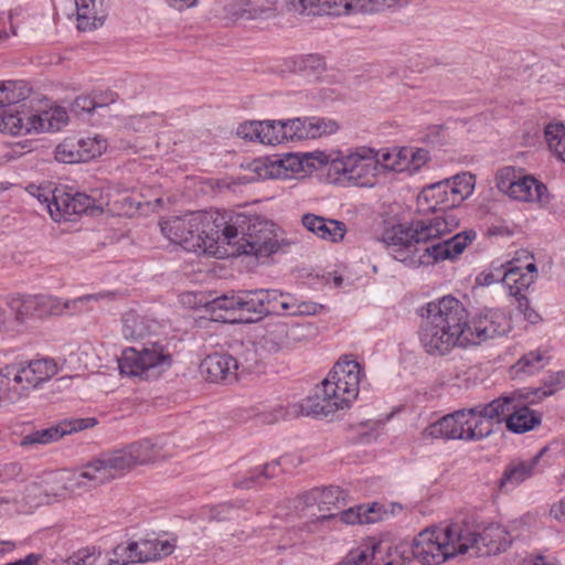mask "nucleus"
I'll return each mask as SVG.
<instances>
[{"label": "nucleus", "mask_w": 565, "mask_h": 565, "mask_svg": "<svg viewBox=\"0 0 565 565\" xmlns=\"http://www.w3.org/2000/svg\"><path fill=\"white\" fill-rule=\"evenodd\" d=\"M302 225L318 237L337 243L343 239L347 226L343 222L307 213L302 216Z\"/></svg>", "instance_id": "a878e982"}, {"label": "nucleus", "mask_w": 565, "mask_h": 565, "mask_svg": "<svg viewBox=\"0 0 565 565\" xmlns=\"http://www.w3.org/2000/svg\"><path fill=\"white\" fill-rule=\"evenodd\" d=\"M544 134L550 150L565 163V126L552 122L545 127Z\"/></svg>", "instance_id": "58836bf2"}, {"label": "nucleus", "mask_w": 565, "mask_h": 565, "mask_svg": "<svg viewBox=\"0 0 565 565\" xmlns=\"http://www.w3.org/2000/svg\"><path fill=\"white\" fill-rule=\"evenodd\" d=\"M49 213L55 222L71 221V217L76 215L72 194L60 189L53 190Z\"/></svg>", "instance_id": "f704fd0d"}, {"label": "nucleus", "mask_w": 565, "mask_h": 565, "mask_svg": "<svg viewBox=\"0 0 565 565\" xmlns=\"http://www.w3.org/2000/svg\"><path fill=\"white\" fill-rule=\"evenodd\" d=\"M266 298L265 301L268 300V305L266 306V309H268V315L270 313H277L279 315V305L285 297L286 294L280 292L276 289H265Z\"/></svg>", "instance_id": "680f3d73"}, {"label": "nucleus", "mask_w": 565, "mask_h": 565, "mask_svg": "<svg viewBox=\"0 0 565 565\" xmlns=\"http://www.w3.org/2000/svg\"><path fill=\"white\" fill-rule=\"evenodd\" d=\"M514 172L511 169L501 171L498 175L497 186L510 198L521 202H547L548 193L544 183L532 175L511 179Z\"/></svg>", "instance_id": "a211bd4d"}, {"label": "nucleus", "mask_w": 565, "mask_h": 565, "mask_svg": "<svg viewBox=\"0 0 565 565\" xmlns=\"http://www.w3.org/2000/svg\"><path fill=\"white\" fill-rule=\"evenodd\" d=\"M132 563H146L157 561L172 554L174 545L168 540L146 539L130 542Z\"/></svg>", "instance_id": "bb28decb"}, {"label": "nucleus", "mask_w": 565, "mask_h": 565, "mask_svg": "<svg viewBox=\"0 0 565 565\" xmlns=\"http://www.w3.org/2000/svg\"><path fill=\"white\" fill-rule=\"evenodd\" d=\"M200 373L210 382H233L237 379V364L231 354L215 352L202 360Z\"/></svg>", "instance_id": "5701e85b"}, {"label": "nucleus", "mask_w": 565, "mask_h": 565, "mask_svg": "<svg viewBox=\"0 0 565 565\" xmlns=\"http://www.w3.org/2000/svg\"><path fill=\"white\" fill-rule=\"evenodd\" d=\"M548 359L550 358L542 350H534L521 356L512 366V370L516 375H532L539 372L544 366V362H547Z\"/></svg>", "instance_id": "4c0bfd02"}, {"label": "nucleus", "mask_w": 565, "mask_h": 565, "mask_svg": "<svg viewBox=\"0 0 565 565\" xmlns=\"http://www.w3.org/2000/svg\"><path fill=\"white\" fill-rule=\"evenodd\" d=\"M537 402L529 391H515L483 404V418L493 425V422L501 423L505 417L510 431L523 434L541 425V414L530 408Z\"/></svg>", "instance_id": "1a4fd4ad"}, {"label": "nucleus", "mask_w": 565, "mask_h": 565, "mask_svg": "<svg viewBox=\"0 0 565 565\" xmlns=\"http://www.w3.org/2000/svg\"><path fill=\"white\" fill-rule=\"evenodd\" d=\"M225 213L189 212L159 223L161 233L173 244L195 254L216 255L222 238Z\"/></svg>", "instance_id": "20e7f679"}, {"label": "nucleus", "mask_w": 565, "mask_h": 565, "mask_svg": "<svg viewBox=\"0 0 565 565\" xmlns=\"http://www.w3.org/2000/svg\"><path fill=\"white\" fill-rule=\"evenodd\" d=\"M412 559L414 557L409 542L403 541L395 546L379 542L351 551L339 565H403Z\"/></svg>", "instance_id": "f8f14e48"}, {"label": "nucleus", "mask_w": 565, "mask_h": 565, "mask_svg": "<svg viewBox=\"0 0 565 565\" xmlns=\"http://www.w3.org/2000/svg\"><path fill=\"white\" fill-rule=\"evenodd\" d=\"M420 311L419 341L426 353L435 356H444L455 348L480 344L511 329L503 310L484 309L470 320L463 303L452 296L428 302Z\"/></svg>", "instance_id": "f03ea898"}, {"label": "nucleus", "mask_w": 565, "mask_h": 565, "mask_svg": "<svg viewBox=\"0 0 565 565\" xmlns=\"http://www.w3.org/2000/svg\"><path fill=\"white\" fill-rule=\"evenodd\" d=\"M79 31H92L104 23L105 14L98 10L96 0H74ZM103 0H99L102 7Z\"/></svg>", "instance_id": "473e14b6"}, {"label": "nucleus", "mask_w": 565, "mask_h": 565, "mask_svg": "<svg viewBox=\"0 0 565 565\" xmlns=\"http://www.w3.org/2000/svg\"><path fill=\"white\" fill-rule=\"evenodd\" d=\"M22 468L18 462H10L0 466V484L8 483L21 476Z\"/></svg>", "instance_id": "052dcab7"}, {"label": "nucleus", "mask_w": 565, "mask_h": 565, "mask_svg": "<svg viewBox=\"0 0 565 565\" xmlns=\"http://www.w3.org/2000/svg\"><path fill=\"white\" fill-rule=\"evenodd\" d=\"M449 189L445 180L424 188L418 195V206L436 214L409 224H398L384 232L383 242L396 260L409 267H419L455 259L477 237L475 231H463L438 241L459 226V218L451 211L457 204Z\"/></svg>", "instance_id": "f257e3e1"}, {"label": "nucleus", "mask_w": 565, "mask_h": 565, "mask_svg": "<svg viewBox=\"0 0 565 565\" xmlns=\"http://www.w3.org/2000/svg\"><path fill=\"white\" fill-rule=\"evenodd\" d=\"M351 14V0H320L319 15Z\"/></svg>", "instance_id": "de8ad7c7"}, {"label": "nucleus", "mask_w": 565, "mask_h": 565, "mask_svg": "<svg viewBox=\"0 0 565 565\" xmlns=\"http://www.w3.org/2000/svg\"><path fill=\"white\" fill-rule=\"evenodd\" d=\"M106 102L92 98L90 96H79L73 103V111L76 114H89L96 108L106 106Z\"/></svg>", "instance_id": "6e6d98bb"}, {"label": "nucleus", "mask_w": 565, "mask_h": 565, "mask_svg": "<svg viewBox=\"0 0 565 565\" xmlns=\"http://www.w3.org/2000/svg\"><path fill=\"white\" fill-rule=\"evenodd\" d=\"M280 462L279 460L271 461L269 463L264 465L263 467H257L250 470L246 478L235 482V486L238 488L249 489L258 483H260L262 479L267 480L277 476V470Z\"/></svg>", "instance_id": "a19ab883"}, {"label": "nucleus", "mask_w": 565, "mask_h": 565, "mask_svg": "<svg viewBox=\"0 0 565 565\" xmlns=\"http://www.w3.org/2000/svg\"><path fill=\"white\" fill-rule=\"evenodd\" d=\"M328 162L327 151L316 150L311 152L287 153L270 162L269 175L271 178H292L294 173H310Z\"/></svg>", "instance_id": "6ab92c4d"}, {"label": "nucleus", "mask_w": 565, "mask_h": 565, "mask_svg": "<svg viewBox=\"0 0 565 565\" xmlns=\"http://www.w3.org/2000/svg\"><path fill=\"white\" fill-rule=\"evenodd\" d=\"M300 68L308 74H320L326 70L324 60L317 54H309L301 58Z\"/></svg>", "instance_id": "4d7b16f0"}, {"label": "nucleus", "mask_w": 565, "mask_h": 565, "mask_svg": "<svg viewBox=\"0 0 565 565\" xmlns=\"http://www.w3.org/2000/svg\"><path fill=\"white\" fill-rule=\"evenodd\" d=\"M376 159L379 160V171L381 169L391 171H404L409 169L408 163V151L407 149L394 150L392 152H379L376 151Z\"/></svg>", "instance_id": "ea45409f"}, {"label": "nucleus", "mask_w": 565, "mask_h": 565, "mask_svg": "<svg viewBox=\"0 0 565 565\" xmlns=\"http://www.w3.org/2000/svg\"><path fill=\"white\" fill-rule=\"evenodd\" d=\"M238 292L232 295H223L209 302L210 310L216 312L217 310L224 311H239Z\"/></svg>", "instance_id": "5fc2aeb1"}, {"label": "nucleus", "mask_w": 565, "mask_h": 565, "mask_svg": "<svg viewBox=\"0 0 565 565\" xmlns=\"http://www.w3.org/2000/svg\"><path fill=\"white\" fill-rule=\"evenodd\" d=\"M491 434L492 424L483 418V404H479L445 415L427 426L422 436L424 439L476 441Z\"/></svg>", "instance_id": "6e6552de"}, {"label": "nucleus", "mask_w": 565, "mask_h": 565, "mask_svg": "<svg viewBox=\"0 0 565 565\" xmlns=\"http://www.w3.org/2000/svg\"><path fill=\"white\" fill-rule=\"evenodd\" d=\"M130 553V542L126 544H118L113 551V557L110 558L109 565H128L132 563Z\"/></svg>", "instance_id": "bf43d9fd"}, {"label": "nucleus", "mask_w": 565, "mask_h": 565, "mask_svg": "<svg viewBox=\"0 0 565 565\" xmlns=\"http://www.w3.org/2000/svg\"><path fill=\"white\" fill-rule=\"evenodd\" d=\"M237 364V377L249 374L257 370L258 358L255 349H247L239 356L235 358Z\"/></svg>", "instance_id": "8fccbe9b"}, {"label": "nucleus", "mask_w": 565, "mask_h": 565, "mask_svg": "<svg viewBox=\"0 0 565 565\" xmlns=\"http://www.w3.org/2000/svg\"><path fill=\"white\" fill-rule=\"evenodd\" d=\"M457 523L463 526L465 536L470 541L467 552L471 550L477 556L499 554L507 551L511 544L508 532L498 524H491L482 532H477L465 521H457Z\"/></svg>", "instance_id": "f3484780"}, {"label": "nucleus", "mask_w": 565, "mask_h": 565, "mask_svg": "<svg viewBox=\"0 0 565 565\" xmlns=\"http://www.w3.org/2000/svg\"><path fill=\"white\" fill-rule=\"evenodd\" d=\"M317 334L311 323H288L277 321L269 323L263 335L264 347L273 352L295 349L308 343Z\"/></svg>", "instance_id": "4468645a"}, {"label": "nucleus", "mask_w": 565, "mask_h": 565, "mask_svg": "<svg viewBox=\"0 0 565 565\" xmlns=\"http://www.w3.org/2000/svg\"><path fill=\"white\" fill-rule=\"evenodd\" d=\"M307 127L311 139L331 135L339 129V125L334 120L321 117L307 118Z\"/></svg>", "instance_id": "a18cd8bd"}, {"label": "nucleus", "mask_w": 565, "mask_h": 565, "mask_svg": "<svg viewBox=\"0 0 565 565\" xmlns=\"http://www.w3.org/2000/svg\"><path fill=\"white\" fill-rule=\"evenodd\" d=\"M73 199V209H75V214L81 215L84 213L95 214V212L100 213L102 209L95 205V200L85 193H74L72 194Z\"/></svg>", "instance_id": "3c124183"}, {"label": "nucleus", "mask_w": 565, "mask_h": 565, "mask_svg": "<svg viewBox=\"0 0 565 565\" xmlns=\"http://www.w3.org/2000/svg\"><path fill=\"white\" fill-rule=\"evenodd\" d=\"M320 0H287L286 7L289 12L301 15H319Z\"/></svg>", "instance_id": "864d4df0"}, {"label": "nucleus", "mask_w": 565, "mask_h": 565, "mask_svg": "<svg viewBox=\"0 0 565 565\" xmlns=\"http://www.w3.org/2000/svg\"><path fill=\"white\" fill-rule=\"evenodd\" d=\"M260 143L264 145H278L284 142V136L280 131L281 120H264L260 121Z\"/></svg>", "instance_id": "49530a36"}, {"label": "nucleus", "mask_w": 565, "mask_h": 565, "mask_svg": "<svg viewBox=\"0 0 565 565\" xmlns=\"http://www.w3.org/2000/svg\"><path fill=\"white\" fill-rule=\"evenodd\" d=\"M545 451L546 448L541 449L530 461L511 462L504 469L502 478L499 480V490L501 492H508L530 478L534 472V467Z\"/></svg>", "instance_id": "cd10ccee"}, {"label": "nucleus", "mask_w": 565, "mask_h": 565, "mask_svg": "<svg viewBox=\"0 0 565 565\" xmlns=\"http://www.w3.org/2000/svg\"><path fill=\"white\" fill-rule=\"evenodd\" d=\"M329 174H334L335 182H353L359 185H367L370 177L379 174V160L376 150L369 147H356L341 150L327 151Z\"/></svg>", "instance_id": "9d476101"}, {"label": "nucleus", "mask_w": 565, "mask_h": 565, "mask_svg": "<svg viewBox=\"0 0 565 565\" xmlns=\"http://www.w3.org/2000/svg\"><path fill=\"white\" fill-rule=\"evenodd\" d=\"M159 328L157 320L139 315L134 310L122 317V334L126 339H139L154 333Z\"/></svg>", "instance_id": "2f4dec72"}, {"label": "nucleus", "mask_w": 565, "mask_h": 565, "mask_svg": "<svg viewBox=\"0 0 565 565\" xmlns=\"http://www.w3.org/2000/svg\"><path fill=\"white\" fill-rule=\"evenodd\" d=\"M33 131H57L68 122V115L64 107L54 106L39 114L31 115Z\"/></svg>", "instance_id": "72a5a7b5"}, {"label": "nucleus", "mask_w": 565, "mask_h": 565, "mask_svg": "<svg viewBox=\"0 0 565 565\" xmlns=\"http://www.w3.org/2000/svg\"><path fill=\"white\" fill-rule=\"evenodd\" d=\"M448 181L451 199L456 201L457 206L469 198L475 189V177L471 173L456 174Z\"/></svg>", "instance_id": "e433bc0d"}, {"label": "nucleus", "mask_w": 565, "mask_h": 565, "mask_svg": "<svg viewBox=\"0 0 565 565\" xmlns=\"http://www.w3.org/2000/svg\"><path fill=\"white\" fill-rule=\"evenodd\" d=\"M457 522L443 523L422 531L412 542V554L423 565H439L458 554L467 553L469 539Z\"/></svg>", "instance_id": "0eeeda50"}, {"label": "nucleus", "mask_w": 565, "mask_h": 565, "mask_svg": "<svg viewBox=\"0 0 565 565\" xmlns=\"http://www.w3.org/2000/svg\"><path fill=\"white\" fill-rule=\"evenodd\" d=\"M221 244L234 245L238 253L260 259L280 250L284 239H279L276 225L263 216L225 213Z\"/></svg>", "instance_id": "423d86ee"}, {"label": "nucleus", "mask_w": 565, "mask_h": 565, "mask_svg": "<svg viewBox=\"0 0 565 565\" xmlns=\"http://www.w3.org/2000/svg\"><path fill=\"white\" fill-rule=\"evenodd\" d=\"M280 131L284 136V142L310 139L307 118H294L288 120H281Z\"/></svg>", "instance_id": "37998d69"}, {"label": "nucleus", "mask_w": 565, "mask_h": 565, "mask_svg": "<svg viewBox=\"0 0 565 565\" xmlns=\"http://www.w3.org/2000/svg\"><path fill=\"white\" fill-rule=\"evenodd\" d=\"M31 115L19 108L8 107L0 110V132L10 136L26 135L33 131Z\"/></svg>", "instance_id": "c85d7f7f"}, {"label": "nucleus", "mask_w": 565, "mask_h": 565, "mask_svg": "<svg viewBox=\"0 0 565 565\" xmlns=\"http://www.w3.org/2000/svg\"><path fill=\"white\" fill-rule=\"evenodd\" d=\"M363 373L354 360H341L335 363L328 377L308 397L302 406L307 415L328 416L339 409L349 408L358 398Z\"/></svg>", "instance_id": "39448f33"}, {"label": "nucleus", "mask_w": 565, "mask_h": 565, "mask_svg": "<svg viewBox=\"0 0 565 565\" xmlns=\"http://www.w3.org/2000/svg\"><path fill=\"white\" fill-rule=\"evenodd\" d=\"M565 387V371H558L550 374L542 387L529 391L530 394L534 395L539 401L544 397L553 395L555 392Z\"/></svg>", "instance_id": "c03bdc74"}, {"label": "nucleus", "mask_w": 565, "mask_h": 565, "mask_svg": "<svg viewBox=\"0 0 565 565\" xmlns=\"http://www.w3.org/2000/svg\"><path fill=\"white\" fill-rule=\"evenodd\" d=\"M160 448L150 439L131 443L125 448L103 455L86 463L64 483L63 490L75 491L82 487H97L111 481L139 465H147L159 457Z\"/></svg>", "instance_id": "7ed1b4c3"}, {"label": "nucleus", "mask_w": 565, "mask_h": 565, "mask_svg": "<svg viewBox=\"0 0 565 565\" xmlns=\"http://www.w3.org/2000/svg\"><path fill=\"white\" fill-rule=\"evenodd\" d=\"M97 424L96 418H67L54 426L34 430L22 437L20 446L24 448H35L39 445H49L57 441L63 436L92 428Z\"/></svg>", "instance_id": "aec40b11"}, {"label": "nucleus", "mask_w": 565, "mask_h": 565, "mask_svg": "<svg viewBox=\"0 0 565 565\" xmlns=\"http://www.w3.org/2000/svg\"><path fill=\"white\" fill-rule=\"evenodd\" d=\"M277 0H234L223 7V17L231 22L264 20L276 17Z\"/></svg>", "instance_id": "412c9836"}, {"label": "nucleus", "mask_w": 565, "mask_h": 565, "mask_svg": "<svg viewBox=\"0 0 565 565\" xmlns=\"http://www.w3.org/2000/svg\"><path fill=\"white\" fill-rule=\"evenodd\" d=\"M21 398V392L11 386L4 366L0 369V407L4 404H12Z\"/></svg>", "instance_id": "603ef678"}, {"label": "nucleus", "mask_w": 565, "mask_h": 565, "mask_svg": "<svg viewBox=\"0 0 565 565\" xmlns=\"http://www.w3.org/2000/svg\"><path fill=\"white\" fill-rule=\"evenodd\" d=\"M323 310V306L312 301H298L295 310L297 315H317Z\"/></svg>", "instance_id": "e2e57ef3"}, {"label": "nucleus", "mask_w": 565, "mask_h": 565, "mask_svg": "<svg viewBox=\"0 0 565 565\" xmlns=\"http://www.w3.org/2000/svg\"><path fill=\"white\" fill-rule=\"evenodd\" d=\"M116 298L114 291H100L96 294H87L77 297L73 300L63 301L56 297L40 296L36 297V305L45 308V311L51 315H61L65 311L77 312L82 311L84 306H88L90 302L99 301H113Z\"/></svg>", "instance_id": "4be33fe9"}, {"label": "nucleus", "mask_w": 565, "mask_h": 565, "mask_svg": "<svg viewBox=\"0 0 565 565\" xmlns=\"http://www.w3.org/2000/svg\"><path fill=\"white\" fill-rule=\"evenodd\" d=\"M260 121H249L241 124L237 128V135L244 139L260 142Z\"/></svg>", "instance_id": "13d9d810"}, {"label": "nucleus", "mask_w": 565, "mask_h": 565, "mask_svg": "<svg viewBox=\"0 0 565 565\" xmlns=\"http://www.w3.org/2000/svg\"><path fill=\"white\" fill-rule=\"evenodd\" d=\"M52 193L53 191L44 189V188H38L36 193L34 196L42 203L45 204L46 210L49 211V205H51L52 200Z\"/></svg>", "instance_id": "774afa93"}, {"label": "nucleus", "mask_w": 565, "mask_h": 565, "mask_svg": "<svg viewBox=\"0 0 565 565\" xmlns=\"http://www.w3.org/2000/svg\"><path fill=\"white\" fill-rule=\"evenodd\" d=\"M67 145H60L56 149V158L60 161L72 163L76 161H88L102 156L107 149V141L102 136L88 137L77 141L76 153L73 150L66 151Z\"/></svg>", "instance_id": "b1692460"}, {"label": "nucleus", "mask_w": 565, "mask_h": 565, "mask_svg": "<svg viewBox=\"0 0 565 565\" xmlns=\"http://www.w3.org/2000/svg\"><path fill=\"white\" fill-rule=\"evenodd\" d=\"M502 282L511 296H519L535 281L537 268L533 255L522 249L516 256L502 266Z\"/></svg>", "instance_id": "dca6fc26"}, {"label": "nucleus", "mask_w": 565, "mask_h": 565, "mask_svg": "<svg viewBox=\"0 0 565 565\" xmlns=\"http://www.w3.org/2000/svg\"><path fill=\"white\" fill-rule=\"evenodd\" d=\"M42 494L47 497L49 492L43 489L42 484L32 482L24 487L21 495L0 494V498L8 500V502L0 503V508L7 512L12 510L19 513H28L33 508L43 503Z\"/></svg>", "instance_id": "393cba45"}, {"label": "nucleus", "mask_w": 565, "mask_h": 565, "mask_svg": "<svg viewBox=\"0 0 565 565\" xmlns=\"http://www.w3.org/2000/svg\"><path fill=\"white\" fill-rule=\"evenodd\" d=\"M238 297L239 311L247 315L244 318L246 322H255L268 315L265 289L239 290Z\"/></svg>", "instance_id": "c756f323"}, {"label": "nucleus", "mask_w": 565, "mask_h": 565, "mask_svg": "<svg viewBox=\"0 0 565 565\" xmlns=\"http://www.w3.org/2000/svg\"><path fill=\"white\" fill-rule=\"evenodd\" d=\"M292 505L298 518H315L312 523L316 524L319 523L317 521L319 514L312 511L315 505L320 514L338 513L333 510H341L345 505V495L341 488L330 486L323 489H312L299 495L292 501Z\"/></svg>", "instance_id": "2eb2a0df"}, {"label": "nucleus", "mask_w": 565, "mask_h": 565, "mask_svg": "<svg viewBox=\"0 0 565 565\" xmlns=\"http://www.w3.org/2000/svg\"><path fill=\"white\" fill-rule=\"evenodd\" d=\"M30 88L23 81L0 82V107L18 104L29 97Z\"/></svg>", "instance_id": "c9c22d12"}, {"label": "nucleus", "mask_w": 565, "mask_h": 565, "mask_svg": "<svg viewBox=\"0 0 565 565\" xmlns=\"http://www.w3.org/2000/svg\"><path fill=\"white\" fill-rule=\"evenodd\" d=\"M339 520L345 524H370L380 520V513L371 507L358 505L341 510L338 513L319 514L318 522Z\"/></svg>", "instance_id": "7c9ffc66"}, {"label": "nucleus", "mask_w": 565, "mask_h": 565, "mask_svg": "<svg viewBox=\"0 0 565 565\" xmlns=\"http://www.w3.org/2000/svg\"><path fill=\"white\" fill-rule=\"evenodd\" d=\"M404 3L403 0H351V13L373 14Z\"/></svg>", "instance_id": "79ce46f5"}, {"label": "nucleus", "mask_w": 565, "mask_h": 565, "mask_svg": "<svg viewBox=\"0 0 565 565\" xmlns=\"http://www.w3.org/2000/svg\"><path fill=\"white\" fill-rule=\"evenodd\" d=\"M36 305V298L12 299L9 303V316L18 322H23L31 309Z\"/></svg>", "instance_id": "09e8293b"}, {"label": "nucleus", "mask_w": 565, "mask_h": 565, "mask_svg": "<svg viewBox=\"0 0 565 565\" xmlns=\"http://www.w3.org/2000/svg\"><path fill=\"white\" fill-rule=\"evenodd\" d=\"M408 151V158L411 157L412 158V161L408 163L413 164V167L411 169H414V170H417L420 164H423L424 162H426L427 158H428V152L424 149H419L417 151H413L412 149H407Z\"/></svg>", "instance_id": "69168bd1"}, {"label": "nucleus", "mask_w": 565, "mask_h": 565, "mask_svg": "<svg viewBox=\"0 0 565 565\" xmlns=\"http://www.w3.org/2000/svg\"><path fill=\"white\" fill-rule=\"evenodd\" d=\"M171 364V354L166 345L159 341L126 348L118 360L121 374L138 376L143 380L158 377Z\"/></svg>", "instance_id": "9b49d317"}, {"label": "nucleus", "mask_w": 565, "mask_h": 565, "mask_svg": "<svg viewBox=\"0 0 565 565\" xmlns=\"http://www.w3.org/2000/svg\"><path fill=\"white\" fill-rule=\"evenodd\" d=\"M550 514L554 519L565 522V498L552 505Z\"/></svg>", "instance_id": "338daca9"}, {"label": "nucleus", "mask_w": 565, "mask_h": 565, "mask_svg": "<svg viewBox=\"0 0 565 565\" xmlns=\"http://www.w3.org/2000/svg\"><path fill=\"white\" fill-rule=\"evenodd\" d=\"M57 371L56 363L51 359H38L4 366V373L8 375L11 386L21 392V397L26 395L30 390L49 381Z\"/></svg>", "instance_id": "ddd939ff"}, {"label": "nucleus", "mask_w": 565, "mask_h": 565, "mask_svg": "<svg viewBox=\"0 0 565 565\" xmlns=\"http://www.w3.org/2000/svg\"><path fill=\"white\" fill-rule=\"evenodd\" d=\"M296 306L297 299L292 295L286 294L285 297H282L279 305V315L286 313L295 316Z\"/></svg>", "instance_id": "0e129e2a"}]
</instances>
